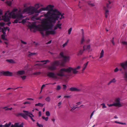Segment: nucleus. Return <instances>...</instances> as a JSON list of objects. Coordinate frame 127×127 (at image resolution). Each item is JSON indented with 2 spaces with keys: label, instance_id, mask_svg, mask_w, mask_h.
I'll return each instance as SVG.
<instances>
[{
  "label": "nucleus",
  "instance_id": "obj_11",
  "mask_svg": "<svg viewBox=\"0 0 127 127\" xmlns=\"http://www.w3.org/2000/svg\"><path fill=\"white\" fill-rule=\"evenodd\" d=\"M48 76L51 77L52 78H56L57 77L55 75V74L53 72H48L47 74Z\"/></svg>",
  "mask_w": 127,
  "mask_h": 127
},
{
  "label": "nucleus",
  "instance_id": "obj_59",
  "mask_svg": "<svg viewBox=\"0 0 127 127\" xmlns=\"http://www.w3.org/2000/svg\"><path fill=\"white\" fill-rule=\"evenodd\" d=\"M46 85V84L44 85L43 84L42 85V86L41 87V89H42L45 86V85Z\"/></svg>",
  "mask_w": 127,
  "mask_h": 127
},
{
  "label": "nucleus",
  "instance_id": "obj_18",
  "mask_svg": "<svg viewBox=\"0 0 127 127\" xmlns=\"http://www.w3.org/2000/svg\"><path fill=\"white\" fill-rule=\"evenodd\" d=\"M122 73H123L124 78L125 80L127 81V71L126 70L124 71V72H122Z\"/></svg>",
  "mask_w": 127,
  "mask_h": 127
},
{
  "label": "nucleus",
  "instance_id": "obj_42",
  "mask_svg": "<svg viewBox=\"0 0 127 127\" xmlns=\"http://www.w3.org/2000/svg\"><path fill=\"white\" fill-rule=\"evenodd\" d=\"M26 76H21V77L22 78L23 80L25 79L26 78Z\"/></svg>",
  "mask_w": 127,
  "mask_h": 127
},
{
  "label": "nucleus",
  "instance_id": "obj_57",
  "mask_svg": "<svg viewBox=\"0 0 127 127\" xmlns=\"http://www.w3.org/2000/svg\"><path fill=\"white\" fill-rule=\"evenodd\" d=\"M75 107H73L72 109H71L70 110L71 111H72L73 110H74L75 109H76Z\"/></svg>",
  "mask_w": 127,
  "mask_h": 127
},
{
  "label": "nucleus",
  "instance_id": "obj_43",
  "mask_svg": "<svg viewBox=\"0 0 127 127\" xmlns=\"http://www.w3.org/2000/svg\"><path fill=\"white\" fill-rule=\"evenodd\" d=\"M31 103L30 102H24L23 103V104H30Z\"/></svg>",
  "mask_w": 127,
  "mask_h": 127
},
{
  "label": "nucleus",
  "instance_id": "obj_4",
  "mask_svg": "<svg viewBox=\"0 0 127 127\" xmlns=\"http://www.w3.org/2000/svg\"><path fill=\"white\" fill-rule=\"evenodd\" d=\"M60 64L59 61H55L53 62L51 65L48 66V69L51 71L55 70L57 69L56 66H58Z\"/></svg>",
  "mask_w": 127,
  "mask_h": 127
},
{
  "label": "nucleus",
  "instance_id": "obj_47",
  "mask_svg": "<svg viewBox=\"0 0 127 127\" xmlns=\"http://www.w3.org/2000/svg\"><path fill=\"white\" fill-rule=\"evenodd\" d=\"M114 37H113L112 38V39L111 40V42H112V43L113 44V45H115V43L114 42Z\"/></svg>",
  "mask_w": 127,
  "mask_h": 127
},
{
  "label": "nucleus",
  "instance_id": "obj_40",
  "mask_svg": "<svg viewBox=\"0 0 127 127\" xmlns=\"http://www.w3.org/2000/svg\"><path fill=\"white\" fill-rule=\"evenodd\" d=\"M29 116L30 117V118L32 120V121L33 122H34L35 121V120L34 119H33V118H32V117H33L31 115H30Z\"/></svg>",
  "mask_w": 127,
  "mask_h": 127
},
{
  "label": "nucleus",
  "instance_id": "obj_52",
  "mask_svg": "<svg viewBox=\"0 0 127 127\" xmlns=\"http://www.w3.org/2000/svg\"><path fill=\"white\" fill-rule=\"evenodd\" d=\"M6 31H5L4 30H2V32H3V34H6V33H5V32H6Z\"/></svg>",
  "mask_w": 127,
  "mask_h": 127
},
{
  "label": "nucleus",
  "instance_id": "obj_56",
  "mask_svg": "<svg viewBox=\"0 0 127 127\" xmlns=\"http://www.w3.org/2000/svg\"><path fill=\"white\" fill-rule=\"evenodd\" d=\"M26 22V20L23 19L22 20V22L23 23H25Z\"/></svg>",
  "mask_w": 127,
  "mask_h": 127
},
{
  "label": "nucleus",
  "instance_id": "obj_7",
  "mask_svg": "<svg viewBox=\"0 0 127 127\" xmlns=\"http://www.w3.org/2000/svg\"><path fill=\"white\" fill-rule=\"evenodd\" d=\"M65 72L68 73V68H63L61 69L57 73V75L60 77L64 76H65Z\"/></svg>",
  "mask_w": 127,
  "mask_h": 127
},
{
  "label": "nucleus",
  "instance_id": "obj_24",
  "mask_svg": "<svg viewBox=\"0 0 127 127\" xmlns=\"http://www.w3.org/2000/svg\"><path fill=\"white\" fill-rule=\"evenodd\" d=\"M88 63V62H87L86 63L84 64L83 68L82 70V71H84L85 69L87 66Z\"/></svg>",
  "mask_w": 127,
  "mask_h": 127
},
{
  "label": "nucleus",
  "instance_id": "obj_37",
  "mask_svg": "<svg viewBox=\"0 0 127 127\" xmlns=\"http://www.w3.org/2000/svg\"><path fill=\"white\" fill-rule=\"evenodd\" d=\"M72 30V28H70L68 30V34H70L71 33V32Z\"/></svg>",
  "mask_w": 127,
  "mask_h": 127
},
{
  "label": "nucleus",
  "instance_id": "obj_53",
  "mask_svg": "<svg viewBox=\"0 0 127 127\" xmlns=\"http://www.w3.org/2000/svg\"><path fill=\"white\" fill-rule=\"evenodd\" d=\"M45 63H44L43 64H46L47 63V62H50V61L48 60H45Z\"/></svg>",
  "mask_w": 127,
  "mask_h": 127
},
{
  "label": "nucleus",
  "instance_id": "obj_27",
  "mask_svg": "<svg viewBox=\"0 0 127 127\" xmlns=\"http://www.w3.org/2000/svg\"><path fill=\"white\" fill-rule=\"evenodd\" d=\"M44 105V104H43L40 103H38L35 104V105L36 106H38L41 107H42Z\"/></svg>",
  "mask_w": 127,
  "mask_h": 127
},
{
  "label": "nucleus",
  "instance_id": "obj_9",
  "mask_svg": "<svg viewBox=\"0 0 127 127\" xmlns=\"http://www.w3.org/2000/svg\"><path fill=\"white\" fill-rule=\"evenodd\" d=\"M0 74L1 75H3L6 76H11L12 75V73L9 71H1L0 72Z\"/></svg>",
  "mask_w": 127,
  "mask_h": 127
},
{
  "label": "nucleus",
  "instance_id": "obj_45",
  "mask_svg": "<svg viewBox=\"0 0 127 127\" xmlns=\"http://www.w3.org/2000/svg\"><path fill=\"white\" fill-rule=\"evenodd\" d=\"M44 30L40 31V33L43 36H44V33L43 32V31Z\"/></svg>",
  "mask_w": 127,
  "mask_h": 127
},
{
  "label": "nucleus",
  "instance_id": "obj_21",
  "mask_svg": "<svg viewBox=\"0 0 127 127\" xmlns=\"http://www.w3.org/2000/svg\"><path fill=\"white\" fill-rule=\"evenodd\" d=\"M108 3H107L106 4V7L107 8H110L111 7V6L110 5V4L111 3V2L110 1H108Z\"/></svg>",
  "mask_w": 127,
  "mask_h": 127
},
{
  "label": "nucleus",
  "instance_id": "obj_36",
  "mask_svg": "<svg viewBox=\"0 0 127 127\" xmlns=\"http://www.w3.org/2000/svg\"><path fill=\"white\" fill-rule=\"evenodd\" d=\"M46 115L48 116H49L50 115V113L49 111H47L46 113Z\"/></svg>",
  "mask_w": 127,
  "mask_h": 127
},
{
  "label": "nucleus",
  "instance_id": "obj_38",
  "mask_svg": "<svg viewBox=\"0 0 127 127\" xmlns=\"http://www.w3.org/2000/svg\"><path fill=\"white\" fill-rule=\"evenodd\" d=\"M37 126L39 127H43L42 125L39 124L38 123H37Z\"/></svg>",
  "mask_w": 127,
  "mask_h": 127
},
{
  "label": "nucleus",
  "instance_id": "obj_33",
  "mask_svg": "<svg viewBox=\"0 0 127 127\" xmlns=\"http://www.w3.org/2000/svg\"><path fill=\"white\" fill-rule=\"evenodd\" d=\"M41 73L40 72H34L33 73V75H39Z\"/></svg>",
  "mask_w": 127,
  "mask_h": 127
},
{
  "label": "nucleus",
  "instance_id": "obj_13",
  "mask_svg": "<svg viewBox=\"0 0 127 127\" xmlns=\"http://www.w3.org/2000/svg\"><path fill=\"white\" fill-rule=\"evenodd\" d=\"M38 15V14H35L31 18V19L32 20H41V19H40V18L42 16H40V17H38V18H36V17L37 16V15Z\"/></svg>",
  "mask_w": 127,
  "mask_h": 127
},
{
  "label": "nucleus",
  "instance_id": "obj_8",
  "mask_svg": "<svg viewBox=\"0 0 127 127\" xmlns=\"http://www.w3.org/2000/svg\"><path fill=\"white\" fill-rule=\"evenodd\" d=\"M80 68L79 66H78L76 68H74L71 67H69L68 68V73H70L72 71L73 74H76L78 72V70L80 69Z\"/></svg>",
  "mask_w": 127,
  "mask_h": 127
},
{
  "label": "nucleus",
  "instance_id": "obj_26",
  "mask_svg": "<svg viewBox=\"0 0 127 127\" xmlns=\"http://www.w3.org/2000/svg\"><path fill=\"white\" fill-rule=\"evenodd\" d=\"M87 3L88 5H90L92 6H95L94 3H92L91 1H88L87 2Z\"/></svg>",
  "mask_w": 127,
  "mask_h": 127
},
{
  "label": "nucleus",
  "instance_id": "obj_28",
  "mask_svg": "<svg viewBox=\"0 0 127 127\" xmlns=\"http://www.w3.org/2000/svg\"><path fill=\"white\" fill-rule=\"evenodd\" d=\"M104 51L103 50H102L100 53V57H99V58H101L103 56V55H104Z\"/></svg>",
  "mask_w": 127,
  "mask_h": 127
},
{
  "label": "nucleus",
  "instance_id": "obj_3",
  "mask_svg": "<svg viewBox=\"0 0 127 127\" xmlns=\"http://www.w3.org/2000/svg\"><path fill=\"white\" fill-rule=\"evenodd\" d=\"M38 10H36L35 7L30 6L25 8L23 11H21V13L22 14L25 13H27L30 14H33L34 12L36 13H38L36 12V11Z\"/></svg>",
  "mask_w": 127,
  "mask_h": 127
},
{
  "label": "nucleus",
  "instance_id": "obj_20",
  "mask_svg": "<svg viewBox=\"0 0 127 127\" xmlns=\"http://www.w3.org/2000/svg\"><path fill=\"white\" fill-rule=\"evenodd\" d=\"M6 61L10 63L14 64L16 63L12 59H7L6 60Z\"/></svg>",
  "mask_w": 127,
  "mask_h": 127
},
{
  "label": "nucleus",
  "instance_id": "obj_51",
  "mask_svg": "<svg viewBox=\"0 0 127 127\" xmlns=\"http://www.w3.org/2000/svg\"><path fill=\"white\" fill-rule=\"evenodd\" d=\"M5 30L6 31V30H8V32H9V28L8 27H6L5 28Z\"/></svg>",
  "mask_w": 127,
  "mask_h": 127
},
{
  "label": "nucleus",
  "instance_id": "obj_50",
  "mask_svg": "<svg viewBox=\"0 0 127 127\" xmlns=\"http://www.w3.org/2000/svg\"><path fill=\"white\" fill-rule=\"evenodd\" d=\"M21 42L22 43H23L24 44H27V43L26 42H25L22 40H21Z\"/></svg>",
  "mask_w": 127,
  "mask_h": 127
},
{
  "label": "nucleus",
  "instance_id": "obj_39",
  "mask_svg": "<svg viewBox=\"0 0 127 127\" xmlns=\"http://www.w3.org/2000/svg\"><path fill=\"white\" fill-rule=\"evenodd\" d=\"M101 105L102 106V108H106V107L105 106V104L104 103H102L101 104Z\"/></svg>",
  "mask_w": 127,
  "mask_h": 127
},
{
  "label": "nucleus",
  "instance_id": "obj_48",
  "mask_svg": "<svg viewBox=\"0 0 127 127\" xmlns=\"http://www.w3.org/2000/svg\"><path fill=\"white\" fill-rule=\"evenodd\" d=\"M35 53H31L30 54H29V55L30 56H32L33 55H35Z\"/></svg>",
  "mask_w": 127,
  "mask_h": 127
},
{
  "label": "nucleus",
  "instance_id": "obj_15",
  "mask_svg": "<svg viewBox=\"0 0 127 127\" xmlns=\"http://www.w3.org/2000/svg\"><path fill=\"white\" fill-rule=\"evenodd\" d=\"M56 32L55 30L47 31L46 32V34L47 35L49 34H54L56 33Z\"/></svg>",
  "mask_w": 127,
  "mask_h": 127
},
{
  "label": "nucleus",
  "instance_id": "obj_54",
  "mask_svg": "<svg viewBox=\"0 0 127 127\" xmlns=\"http://www.w3.org/2000/svg\"><path fill=\"white\" fill-rule=\"evenodd\" d=\"M94 111H94L91 113V115L90 116V119H91L92 118V116H93V114H94Z\"/></svg>",
  "mask_w": 127,
  "mask_h": 127
},
{
  "label": "nucleus",
  "instance_id": "obj_64",
  "mask_svg": "<svg viewBox=\"0 0 127 127\" xmlns=\"http://www.w3.org/2000/svg\"><path fill=\"white\" fill-rule=\"evenodd\" d=\"M61 104H62V103L61 102H59L58 103V106H59L60 105H61Z\"/></svg>",
  "mask_w": 127,
  "mask_h": 127
},
{
  "label": "nucleus",
  "instance_id": "obj_41",
  "mask_svg": "<svg viewBox=\"0 0 127 127\" xmlns=\"http://www.w3.org/2000/svg\"><path fill=\"white\" fill-rule=\"evenodd\" d=\"M61 89V87L59 85H58L57 86V88H56V90H60Z\"/></svg>",
  "mask_w": 127,
  "mask_h": 127
},
{
  "label": "nucleus",
  "instance_id": "obj_49",
  "mask_svg": "<svg viewBox=\"0 0 127 127\" xmlns=\"http://www.w3.org/2000/svg\"><path fill=\"white\" fill-rule=\"evenodd\" d=\"M119 70V69L117 67L114 70V72H117Z\"/></svg>",
  "mask_w": 127,
  "mask_h": 127
},
{
  "label": "nucleus",
  "instance_id": "obj_30",
  "mask_svg": "<svg viewBox=\"0 0 127 127\" xmlns=\"http://www.w3.org/2000/svg\"><path fill=\"white\" fill-rule=\"evenodd\" d=\"M45 100L47 102H49L50 101L51 98L49 97L48 96L45 98Z\"/></svg>",
  "mask_w": 127,
  "mask_h": 127
},
{
  "label": "nucleus",
  "instance_id": "obj_35",
  "mask_svg": "<svg viewBox=\"0 0 127 127\" xmlns=\"http://www.w3.org/2000/svg\"><path fill=\"white\" fill-rule=\"evenodd\" d=\"M60 55L62 58H63L64 56H65L64 55V53L63 52H60Z\"/></svg>",
  "mask_w": 127,
  "mask_h": 127
},
{
  "label": "nucleus",
  "instance_id": "obj_1",
  "mask_svg": "<svg viewBox=\"0 0 127 127\" xmlns=\"http://www.w3.org/2000/svg\"><path fill=\"white\" fill-rule=\"evenodd\" d=\"M54 7L53 5H49L46 7L42 8L36 11V12L39 13L43 11H49L47 13L44 14V16L47 18V21L50 23V24H48V22H46V24L44 26L45 29H48L52 28L53 26L52 23H55L56 21L58 20L59 18H60V19H61L62 18H64V17L63 16V14H62L57 9H54Z\"/></svg>",
  "mask_w": 127,
  "mask_h": 127
},
{
  "label": "nucleus",
  "instance_id": "obj_63",
  "mask_svg": "<svg viewBox=\"0 0 127 127\" xmlns=\"http://www.w3.org/2000/svg\"><path fill=\"white\" fill-rule=\"evenodd\" d=\"M120 124H121L122 125H126V123H121V122H120Z\"/></svg>",
  "mask_w": 127,
  "mask_h": 127
},
{
  "label": "nucleus",
  "instance_id": "obj_31",
  "mask_svg": "<svg viewBox=\"0 0 127 127\" xmlns=\"http://www.w3.org/2000/svg\"><path fill=\"white\" fill-rule=\"evenodd\" d=\"M84 41L85 40L84 39V36H83L81 39V44H82Z\"/></svg>",
  "mask_w": 127,
  "mask_h": 127
},
{
  "label": "nucleus",
  "instance_id": "obj_32",
  "mask_svg": "<svg viewBox=\"0 0 127 127\" xmlns=\"http://www.w3.org/2000/svg\"><path fill=\"white\" fill-rule=\"evenodd\" d=\"M62 25V24H57L56 25V26L58 27V28H59V29H61L62 28L61 27Z\"/></svg>",
  "mask_w": 127,
  "mask_h": 127
},
{
  "label": "nucleus",
  "instance_id": "obj_14",
  "mask_svg": "<svg viewBox=\"0 0 127 127\" xmlns=\"http://www.w3.org/2000/svg\"><path fill=\"white\" fill-rule=\"evenodd\" d=\"M63 58L64 59V61L62 62V63L61 64L62 66H64V63L66 62L68 60H69V57L68 56H65Z\"/></svg>",
  "mask_w": 127,
  "mask_h": 127
},
{
  "label": "nucleus",
  "instance_id": "obj_6",
  "mask_svg": "<svg viewBox=\"0 0 127 127\" xmlns=\"http://www.w3.org/2000/svg\"><path fill=\"white\" fill-rule=\"evenodd\" d=\"M115 103L111 104H107V105L109 107L114 106L116 107H120L122 106V104L120 103V99L119 98H116L115 100Z\"/></svg>",
  "mask_w": 127,
  "mask_h": 127
},
{
  "label": "nucleus",
  "instance_id": "obj_29",
  "mask_svg": "<svg viewBox=\"0 0 127 127\" xmlns=\"http://www.w3.org/2000/svg\"><path fill=\"white\" fill-rule=\"evenodd\" d=\"M5 34H2L1 35V37L4 40H7V39L5 38Z\"/></svg>",
  "mask_w": 127,
  "mask_h": 127
},
{
  "label": "nucleus",
  "instance_id": "obj_55",
  "mask_svg": "<svg viewBox=\"0 0 127 127\" xmlns=\"http://www.w3.org/2000/svg\"><path fill=\"white\" fill-rule=\"evenodd\" d=\"M122 44H123L127 45V42L125 41H124L122 42Z\"/></svg>",
  "mask_w": 127,
  "mask_h": 127
},
{
  "label": "nucleus",
  "instance_id": "obj_10",
  "mask_svg": "<svg viewBox=\"0 0 127 127\" xmlns=\"http://www.w3.org/2000/svg\"><path fill=\"white\" fill-rule=\"evenodd\" d=\"M120 65L124 70V71L126 70L127 69V61L121 63Z\"/></svg>",
  "mask_w": 127,
  "mask_h": 127
},
{
  "label": "nucleus",
  "instance_id": "obj_60",
  "mask_svg": "<svg viewBox=\"0 0 127 127\" xmlns=\"http://www.w3.org/2000/svg\"><path fill=\"white\" fill-rule=\"evenodd\" d=\"M70 97V95H67V96H64V98H69Z\"/></svg>",
  "mask_w": 127,
  "mask_h": 127
},
{
  "label": "nucleus",
  "instance_id": "obj_16",
  "mask_svg": "<svg viewBox=\"0 0 127 127\" xmlns=\"http://www.w3.org/2000/svg\"><path fill=\"white\" fill-rule=\"evenodd\" d=\"M25 72L24 70L19 71L16 72V74L18 76L22 75L24 74Z\"/></svg>",
  "mask_w": 127,
  "mask_h": 127
},
{
  "label": "nucleus",
  "instance_id": "obj_2",
  "mask_svg": "<svg viewBox=\"0 0 127 127\" xmlns=\"http://www.w3.org/2000/svg\"><path fill=\"white\" fill-rule=\"evenodd\" d=\"M17 10V9H14L10 13L9 11L6 12L4 15L2 16V18L5 22H9L10 21L9 18L12 17L13 19L16 18L13 22V23H17L20 21L22 20L24 17L21 13V11L20 10L16 14L15 12Z\"/></svg>",
  "mask_w": 127,
  "mask_h": 127
},
{
  "label": "nucleus",
  "instance_id": "obj_62",
  "mask_svg": "<svg viewBox=\"0 0 127 127\" xmlns=\"http://www.w3.org/2000/svg\"><path fill=\"white\" fill-rule=\"evenodd\" d=\"M39 117L41 116V112L40 111L39 112Z\"/></svg>",
  "mask_w": 127,
  "mask_h": 127
},
{
  "label": "nucleus",
  "instance_id": "obj_23",
  "mask_svg": "<svg viewBox=\"0 0 127 127\" xmlns=\"http://www.w3.org/2000/svg\"><path fill=\"white\" fill-rule=\"evenodd\" d=\"M116 81L115 80V78H114L112 79L108 83L107 85H109L111 83H115Z\"/></svg>",
  "mask_w": 127,
  "mask_h": 127
},
{
  "label": "nucleus",
  "instance_id": "obj_12",
  "mask_svg": "<svg viewBox=\"0 0 127 127\" xmlns=\"http://www.w3.org/2000/svg\"><path fill=\"white\" fill-rule=\"evenodd\" d=\"M36 22H35L32 23V24L29 25V26L31 29H35L37 28L36 25Z\"/></svg>",
  "mask_w": 127,
  "mask_h": 127
},
{
  "label": "nucleus",
  "instance_id": "obj_58",
  "mask_svg": "<svg viewBox=\"0 0 127 127\" xmlns=\"http://www.w3.org/2000/svg\"><path fill=\"white\" fill-rule=\"evenodd\" d=\"M27 100H33V99L32 98H27L26 99Z\"/></svg>",
  "mask_w": 127,
  "mask_h": 127
},
{
  "label": "nucleus",
  "instance_id": "obj_17",
  "mask_svg": "<svg viewBox=\"0 0 127 127\" xmlns=\"http://www.w3.org/2000/svg\"><path fill=\"white\" fill-rule=\"evenodd\" d=\"M69 90L70 91H81V90L80 89H79L77 88L72 87L70 88Z\"/></svg>",
  "mask_w": 127,
  "mask_h": 127
},
{
  "label": "nucleus",
  "instance_id": "obj_44",
  "mask_svg": "<svg viewBox=\"0 0 127 127\" xmlns=\"http://www.w3.org/2000/svg\"><path fill=\"white\" fill-rule=\"evenodd\" d=\"M67 42H65L64 44L63 45V47H64L66 46L67 45Z\"/></svg>",
  "mask_w": 127,
  "mask_h": 127
},
{
  "label": "nucleus",
  "instance_id": "obj_61",
  "mask_svg": "<svg viewBox=\"0 0 127 127\" xmlns=\"http://www.w3.org/2000/svg\"><path fill=\"white\" fill-rule=\"evenodd\" d=\"M87 49H89L90 48V45H88L87 46Z\"/></svg>",
  "mask_w": 127,
  "mask_h": 127
},
{
  "label": "nucleus",
  "instance_id": "obj_5",
  "mask_svg": "<svg viewBox=\"0 0 127 127\" xmlns=\"http://www.w3.org/2000/svg\"><path fill=\"white\" fill-rule=\"evenodd\" d=\"M23 112L25 114L23 113H20L18 114V116H20L23 117L26 119H28V118L27 116H29L30 115H31L33 117H34V116L31 113V112H29L28 111H26L23 110Z\"/></svg>",
  "mask_w": 127,
  "mask_h": 127
},
{
  "label": "nucleus",
  "instance_id": "obj_22",
  "mask_svg": "<svg viewBox=\"0 0 127 127\" xmlns=\"http://www.w3.org/2000/svg\"><path fill=\"white\" fill-rule=\"evenodd\" d=\"M34 6L37 9L40 7V6H43V5L41 4H39L37 3L35 4V5Z\"/></svg>",
  "mask_w": 127,
  "mask_h": 127
},
{
  "label": "nucleus",
  "instance_id": "obj_19",
  "mask_svg": "<svg viewBox=\"0 0 127 127\" xmlns=\"http://www.w3.org/2000/svg\"><path fill=\"white\" fill-rule=\"evenodd\" d=\"M104 10L105 11V16L106 18H107L108 17V15L109 14V11L108 10L106 9V7H104Z\"/></svg>",
  "mask_w": 127,
  "mask_h": 127
},
{
  "label": "nucleus",
  "instance_id": "obj_34",
  "mask_svg": "<svg viewBox=\"0 0 127 127\" xmlns=\"http://www.w3.org/2000/svg\"><path fill=\"white\" fill-rule=\"evenodd\" d=\"M42 118L43 119L45 120L46 121H47L48 119V117H45L44 116H42Z\"/></svg>",
  "mask_w": 127,
  "mask_h": 127
},
{
  "label": "nucleus",
  "instance_id": "obj_25",
  "mask_svg": "<svg viewBox=\"0 0 127 127\" xmlns=\"http://www.w3.org/2000/svg\"><path fill=\"white\" fill-rule=\"evenodd\" d=\"M83 52V51L80 50L79 51L77 52V56L81 55H82Z\"/></svg>",
  "mask_w": 127,
  "mask_h": 127
},
{
  "label": "nucleus",
  "instance_id": "obj_46",
  "mask_svg": "<svg viewBox=\"0 0 127 127\" xmlns=\"http://www.w3.org/2000/svg\"><path fill=\"white\" fill-rule=\"evenodd\" d=\"M63 89L64 90H65L66 87V86L64 84H63Z\"/></svg>",
  "mask_w": 127,
  "mask_h": 127
}]
</instances>
